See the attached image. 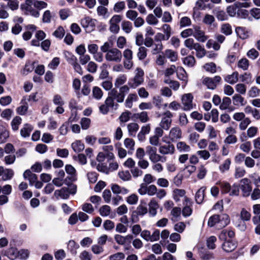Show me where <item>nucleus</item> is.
I'll list each match as a JSON object with an SVG mask.
<instances>
[{
  "instance_id": "nucleus-11",
  "label": "nucleus",
  "mask_w": 260,
  "mask_h": 260,
  "mask_svg": "<svg viewBox=\"0 0 260 260\" xmlns=\"http://www.w3.org/2000/svg\"><path fill=\"white\" fill-rule=\"evenodd\" d=\"M87 49L89 53L93 55V58L98 62L103 60V55L102 52H98L99 46L95 44H90L87 46Z\"/></svg>"
},
{
  "instance_id": "nucleus-55",
  "label": "nucleus",
  "mask_w": 260,
  "mask_h": 260,
  "mask_svg": "<svg viewBox=\"0 0 260 260\" xmlns=\"http://www.w3.org/2000/svg\"><path fill=\"white\" fill-rule=\"evenodd\" d=\"M231 164V161L230 159H225L224 162L219 166V170L222 172L224 173V172L228 171L230 169V167Z\"/></svg>"
},
{
  "instance_id": "nucleus-31",
  "label": "nucleus",
  "mask_w": 260,
  "mask_h": 260,
  "mask_svg": "<svg viewBox=\"0 0 260 260\" xmlns=\"http://www.w3.org/2000/svg\"><path fill=\"white\" fill-rule=\"evenodd\" d=\"M32 130V127L29 124H25L20 130V134L22 137L26 138L30 136V133Z\"/></svg>"
},
{
  "instance_id": "nucleus-60",
  "label": "nucleus",
  "mask_w": 260,
  "mask_h": 260,
  "mask_svg": "<svg viewBox=\"0 0 260 260\" xmlns=\"http://www.w3.org/2000/svg\"><path fill=\"white\" fill-rule=\"evenodd\" d=\"M111 211V208L108 205H104L100 209V213L102 216H108Z\"/></svg>"
},
{
  "instance_id": "nucleus-13",
  "label": "nucleus",
  "mask_w": 260,
  "mask_h": 260,
  "mask_svg": "<svg viewBox=\"0 0 260 260\" xmlns=\"http://www.w3.org/2000/svg\"><path fill=\"white\" fill-rule=\"evenodd\" d=\"M240 188L242 190L243 196L244 197H248L252 191L250 180L247 178L242 179L240 180Z\"/></svg>"
},
{
  "instance_id": "nucleus-24",
  "label": "nucleus",
  "mask_w": 260,
  "mask_h": 260,
  "mask_svg": "<svg viewBox=\"0 0 260 260\" xmlns=\"http://www.w3.org/2000/svg\"><path fill=\"white\" fill-rule=\"evenodd\" d=\"M232 100L233 104L236 106H243L246 103L244 98L240 94H234L232 97Z\"/></svg>"
},
{
  "instance_id": "nucleus-56",
  "label": "nucleus",
  "mask_w": 260,
  "mask_h": 260,
  "mask_svg": "<svg viewBox=\"0 0 260 260\" xmlns=\"http://www.w3.org/2000/svg\"><path fill=\"white\" fill-rule=\"evenodd\" d=\"M191 24L190 19L186 16L182 17L179 22V25L180 27H184L190 26Z\"/></svg>"
},
{
  "instance_id": "nucleus-59",
  "label": "nucleus",
  "mask_w": 260,
  "mask_h": 260,
  "mask_svg": "<svg viewBox=\"0 0 260 260\" xmlns=\"http://www.w3.org/2000/svg\"><path fill=\"white\" fill-rule=\"evenodd\" d=\"M260 89L256 86H253L248 91V95L251 98H255L259 95Z\"/></svg>"
},
{
  "instance_id": "nucleus-35",
  "label": "nucleus",
  "mask_w": 260,
  "mask_h": 260,
  "mask_svg": "<svg viewBox=\"0 0 260 260\" xmlns=\"http://www.w3.org/2000/svg\"><path fill=\"white\" fill-rule=\"evenodd\" d=\"M9 136V132L3 126H0V144L5 143Z\"/></svg>"
},
{
  "instance_id": "nucleus-26",
  "label": "nucleus",
  "mask_w": 260,
  "mask_h": 260,
  "mask_svg": "<svg viewBox=\"0 0 260 260\" xmlns=\"http://www.w3.org/2000/svg\"><path fill=\"white\" fill-rule=\"evenodd\" d=\"M239 74L237 72H234L231 75H228L224 78V81L231 84H234L238 82Z\"/></svg>"
},
{
  "instance_id": "nucleus-53",
  "label": "nucleus",
  "mask_w": 260,
  "mask_h": 260,
  "mask_svg": "<svg viewBox=\"0 0 260 260\" xmlns=\"http://www.w3.org/2000/svg\"><path fill=\"white\" fill-rule=\"evenodd\" d=\"M14 176V172L11 169H5L3 175L2 176V179L4 181L8 180L11 179Z\"/></svg>"
},
{
  "instance_id": "nucleus-12",
  "label": "nucleus",
  "mask_w": 260,
  "mask_h": 260,
  "mask_svg": "<svg viewBox=\"0 0 260 260\" xmlns=\"http://www.w3.org/2000/svg\"><path fill=\"white\" fill-rule=\"evenodd\" d=\"M121 19V16L119 15H115L111 18L109 21V30L111 32L115 34L119 32L120 30L119 23Z\"/></svg>"
},
{
  "instance_id": "nucleus-15",
  "label": "nucleus",
  "mask_w": 260,
  "mask_h": 260,
  "mask_svg": "<svg viewBox=\"0 0 260 260\" xmlns=\"http://www.w3.org/2000/svg\"><path fill=\"white\" fill-rule=\"evenodd\" d=\"M172 116V114L169 111L165 112L159 124L160 126L164 129L168 130L171 126Z\"/></svg>"
},
{
  "instance_id": "nucleus-64",
  "label": "nucleus",
  "mask_w": 260,
  "mask_h": 260,
  "mask_svg": "<svg viewBox=\"0 0 260 260\" xmlns=\"http://www.w3.org/2000/svg\"><path fill=\"white\" fill-rule=\"evenodd\" d=\"M125 258V255L122 252H117L111 255L109 257V260H123Z\"/></svg>"
},
{
  "instance_id": "nucleus-43",
  "label": "nucleus",
  "mask_w": 260,
  "mask_h": 260,
  "mask_svg": "<svg viewBox=\"0 0 260 260\" xmlns=\"http://www.w3.org/2000/svg\"><path fill=\"white\" fill-rule=\"evenodd\" d=\"M22 119L19 116L15 117L11 122L12 128L13 131H16L19 128V125L21 123Z\"/></svg>"
},
{
  "instance_id": "nucleus-33",
  "label": "nucleus",
  "mask_w": 260,
  "mask_h": 260,
  "mask_svg": "<svg viewBox=\"0 0 260 260\" xmlns=\"http://www.w3.org/2000/svg\"><path fill=\"white\" fill-rule=\"evenodd\" d=\"M177 150L180 152H188L190 150V147L184 142H179L176 145Z\"/></svg>"
},
{
  "instance_id": "nucleus-19",
  "label": "nucleus",
  "mask_w": 260,
  "mask_h": 260,
  "mask_svg": "<svg viewBox=\"0 0 260 260\" xmlns=\"http://www.w3.org/2000/svg\"><path fill=\"white\" fill-rule=\"evenodd\" d=\"M149 213L152 216H154L157 214V210L159 208V205L156 200L153 198L148 204Z\"/></svg>"
},
{
  "instance_id": "nucleus-47",
  "label": "nucleus",
  "mask_w": 260,
  "mask_h": 260,
  "mask_svg": "<svg viewBox=\"0 0 260 260\" xmlns=\"http://www.w3.org/2000/svg\"><path fill=\"white\" fill-rule=\"evenodd\" d=\"M113 45L112 41L105 42L104 44L101 46L100 49L102 52L107 53L112 48Z\"/></svg>"
},
{
  "instance_id": "nucleus-36",
  "label": "nucleus",
  "mask_w": 260,
  "mask_h": 260,
  "mask_svg": "<svg viewBox=\"0 0 260 260\" xmlns=\"http://www.w3.org/2000/svg\"><path fill=\"white\" fill-rule=\"evenodd\" d=\"M126 80L127 77L125 75H120L115 79L114 85L116 87H120L126 82Z\"/></svg>"
},
{
  "instance_id": "nucleus-17",
  "label": "nucleus",
  "mask_w": 260,
  "mask_h": 260,
  "mask_svg": "<svg viewBox=\"0 0 260 260\" xmlns=\"http://www.w3.org/2000/svg\"><path fill=\"white\" fill-rule=\"evenodd\" d=\"M192 99L193 96L190 93L185 94L182 96V102L184 110L187 111L192 109Z\"/></svg>"
},
{
  "instance_id": "nucleus-63",
  "label": "nucleus",
  "mask_w": 260,
  "mask_h": 260,
  "mask_svg": "<svg viewBox=\"0 0 260 260\" xmlns=\"http://www.w3.org/2000/svg\"><path fill=\"white\" fill-rule=\"evenodd\" d=\"M68 247L69 249H70V251L73 253H76V250L78 248H79V245L77 243H76L74 241L70 240L69 242Z\"/></svg>"
},
{
  "instance_id": "nucleus-6",
  "label": "nucleus",
  "mask_w": 260,
  "mask_h": 260,
  "mask_svg": "<svg viewBox=\"0 0 260 260\" xmlns=\"http://www.w3.org/2000/svg\"><path fill=\"white\" fill-rule=\"evenodd\" d=\"M122 58L121 51L117 48H112L105 54V59L108 61L119 63Z\"/></svg>"
},
{
  "instance_id": "nucleus-16",
  "label": "nucleus",
  "mask_w": 260,
  "mask_h": 260,
  "mask_svg": "<svg viewBox=\"0 0 260 260\" xmlns=\"http://www.w3.org/2000/svg\"><path fill=\"white\" fill-rule=\"evenodd\" d=\"M193 203L192 201H190V200L187 198L186 197H185L184 200L183 202V205H184V207L182 209V215L184 217H188L189 216L192 212V209L191 208L192 206Z\"/></svg>"
},
{
  "instance_id": "nucleus-40",
  "label": "nucleus",
  "mask_w": 260,
  "mask_h": 260,
  "mask_svg": "<svg viewBox=\"0 0 260 260\" xmlns=\"http://www.w3.org/2000/svg\"><path fill=\"white\" fill-rule=\"evenodd\" d=\"M185 191L184 189H175L173 191V199L176 201L178 202L180 200L181 197L184 196L185 194Z\"/></svg>"
},
{
  "instance_id": "nucleus-38",
  "label": "nucleus",
  "mask_w": 260,
  "mask_h": 260,
  "mask_svg": "<svg viewBox=\"0 0 260 260\" xmlns=\"http://www.w3.org/2000/svg\"><path fill=\"white\" fill-rule=\"evenodd\" d=\"M220 31L226 36H229L232 33L231 25L229 23H224L221 25Z\"/></svg>"
},
{
  "instance_id": "nucleus-46",
  "label": "nucleus",
  "mask_w": 260,
  "mask_h": 260,
  "mask_svg": "<svg viewBox=\"0 0 260 260\" xmlns=\"http://www.w3.org/2000/svg\"><path fill=\"white\" fill-rule=\"evenodd\" d=\"M217 184H218L220 186L221 188V191L223 193H230L231 189V186L228 182H217Z\"/></svg>"
},
{
  "instance_id": "nucleus-52",
  "label": "nucleus",
  "mask_w": 260,
  "mask_h": 260,
  "mask_svg": "<svg viewBox=\"0 0 260 260\" xmlns=\"http://www.w3.org/2000/svg\"><path fill=\"white\" fill-rule=\"evenodd\" d=\"M220 103V109L226 110L229 108V106L231 104V100L230 98L224 97L222 99V101Z\"/></svg>"
},
{
  "instance_id": "nucleus-30",
  "label": "nucleus",
  "mask_w": 260,
  "mask_h": 260,
  "mask_svg": "<svg viewBox=\"0 0 260 260\" xmlns=\"http://www.w3.org/2000/svg\"><path fill=\"white\" fill-rule=\"evenodd\" d=\"M164 54L165 56V57L169 58L172 62H175L177 60V53L176 52L173 50L166 49Z\"/></svg>"
},
{
  "instance_id": "nucleus-42",
  "label": "nucleus",
  "mask_w": 260,
  "mask_h": 260,
  "mask_svg": "<svg viewBox=\"0 0 260 260\" xmlns=\"http://www.w3.org/2000/svg\"><path fill=\"white\" fill-rule=\"evenodd\" d=\"M147 49L143 46H141L138 49L137 55L139 60L144 59L147 55Z\"/></svg>"
},
{
  "instance_id": "nucleus-45",
  "label": "nucleus",
  "mask_w": 260,
  "mask_h": 260,
  "mask_svg": "<svg viewBox=\"0 0 260 260\" xmlns=\"http://www.w3.org/2000/svg\"><path fill=\"white\" fill-rule=\"evenodd\" d=\"M183 63L188 67H192L196 63V60L192 55H188L184 58Z\"/></svg>"
},
{
  "instance_id": "nucleus-22",
  "label": "nucleus",
  "mask_w": 260,
  "mask_h": 260,
  "mask_svg": "<svg viewBox=\"0 0 260 260\" xmlns=\"http://www.w3.org/2000/svg\"><path fill=\"white\" fill-rule=\"evenodd\" d=\"M206 189V187L202 186L200 188L195 194V200L197 204H201L205 198V191Z\"/></svg>"
},
{
  "instance_id": "nucleus-9",
  "label": "nucleus",
  "mask_w": 260,
  "mask_h": 260,
  "mask_svg": "<svg viewBox=\"0 0 260 260\" xmlns=\"http://www.w3.org/2000/svg\"><path fill=\"white\" fill-rule=\"evenodd\" d=\"M76 191V187L74 185L72 186L70 190L67 187H62L60 189L55 191L54 196L57 199L60 198L63 199H67L69 198L70 193L74 194Z\"/></svg>"
},
{
  "instance_id": "nucleus-51",
  "label": "nucleus",
  "mask_w": 260,
  "mask_h": 260,
  "mask_svg": "<svg viewBox=\"0 0 260 260\" xmlns=\"http://www.w3.org/2000/svg\"><path fill=\"white\" fill-rule=\"evenodd\" d=\"M165 83L169 85L170 87L174 90L178 89L180 84L178 81L171 80L170 79H165Z\"/></svg>"
},
{
  "instance_id": "nucleus-2",
  "label": "nucleus",
  "mask_w": 260,
  "mask_h": 260,
  "mask_svg": "<svg viewBox=\"0 0 260 260\" xmlns=\"http://www.w3.org/2000/svg\"><path fill=\"white\" fill-rule=\"evenodd\" d=\"M230 222V220L227 214H214L209 218L208 225L210 227L215 226L216 228L220 229L228 225Z\"/></svg>"
},
{
  "instance_id": "nucleus-4",
  "label": "nucleus",
  "mask_w": 260,
  "mask_h": 260,
  "mask_svg": "<svg viewBox=\"0 0 260 260\" xmlns=\"http://www.w3.org/2000/svg\"><path fill=\"white\" fill-rule=\"evenodd\" d=\"M146 152L149 156L150 160L152 163L157 162L158 161L165 162L166 157L162 156L157 153V148L156 146L148 145L146 147Z\"/></svg>"
},
{
  "instance_id": "nucleus-8",
  "label": "nucleus",
  "mask_w": 260,
  "mask_h": 260,
  "mask_svg": "<svg viewBox=\"0 0 260 260\" xmlns=\"http://www.w3.org/2000/svg\"><path fill=\"white\" fill-rule=\"evenodd\" d=\"M163 142H165L164 144L159 145L158 148L159 153L162 155V156L167 155H173L175 152V148L173 144L170 141H166L162 140Z\"/></svg>"
},
{
  "instance_id": "nucleus-23",
  "label": "nucleus",
  "mask_w": 260,
  "mask_h": 260,
  "mask_svg": "<svg viewBox=\"0 0 260 260\" xmlns=\"http://www.w3.org/2000/svg\"><path fill=\"white\" fill-rule=\"evenodd\" d=\"M235 30L237 35L241 39H246L249 38L250 36V32L245 27L240 26L237 27Z\"/></svg>"
},
{
  "instance_id": "nucleus-18",
  "label": "nucleus",
  "mask_w": 260,
  "mask_h": 260,
  "mask_svg": "<svg viewBox=\"0 0 260 260\" xmlns=\"http://www.w3.org/2000/svg\"><path fill=\"white\" fill-rule=\"evenodd\" d=\"M182 137V132L180 128L175 126L172 128L170 131L169 138L172 142L177 141Z\"/></svg>"
},
{
  "instance_id": "nucleus-39",
  "label": "nucleus",
  "mask_w": 260,
  "mask_h": 260,
  "mask_svg": "<svg viewBox=\"0 0 260 260\" xmlns=\"http://www.w3.org/2000/svg\"><path fill=\"white\" fill-rule=\"evenodd\" d=\"M181 213V209L180 208L177 207H174L171 211V215L172 216V220H177L180 217Z\"/></svg>"
},
{
  "instance_id": "nucleus-62",
  "label": "nucleus",
  "mask_w": 260,
  "mask_h": 260,
  "mask_svg": "<svg viewBox=\"0 0 260 260\" xmlns=\"http://www.w3.org/2000/svg\"><path fill=\"white\" fill-rule=\"evenodd\" d=\"M197 154L204 160H207L210 157L209 152L206 150H199L197 152Z\"/></svg>"
},
{
  "instance_id": "nucleus-5",
  "label": "nucleus",
  "mask_w": 260,
  "mask_h": 260,
  "mask_svg": "<svg viewBox=\"0 0 260 260\" xmlns=\"http://www.w3.org/2000/svg\"><path fill=\"white\" fill-rule=\"evenodd\" d=\"M148 212V209L147 207V203L144 201H141L140 204L137 207L136 210L132 212L131 219L133 222H136L138 218V216H143Z\"/></svg>"
},
{
  "instance_id": "nucleus-28",
  "label": "nucleus",
  "mask_w": 260,
  "mask_h": 260,
  "mask_svg": "<svg viewBox=\"0 0 260 260\" xmlns=\"http://www.w3.org/2000/svg\"><path fill=\"white\" fill-rule=\"evenodd\" d=\"M152 49L151 52L152 55H156L162 52V50L164 49V46L162 42H156L153 43V45L151 46Z\"/></svg>"
},
{
  "instance_id": "nucleus-21",
  "label": "nucleus",
  "mask_w": 260,
  "mask_h": 260,
  "mask_svg": "<svg viewBox=\"0 0 260 260\" xmlns=\"http://www.w3.org/2000/svg\"><path fill=\"white\" fill-rule=\"evenodd\" d=\"M23 176L25 179L29 181L30 185H33L38 179L37 175L32 173L29 170H26L23 173Z\"/></svg>"
},
{
  "instance_id": "nucleus-50",
  "label": "nucleus",
  "mask_w": 260,
  "mask_h": 260,
  "mask_svg": "<svg viewBox=\"0 0 260 260\" xmlns=\"http://www.w3.org/2000/svg\"><path fill=\"white\" fill-rule=\"evenodd\" d=\"M135 142L134 140L131 138H126L124 141V145L128 149L130 150H134Z\"/></svg>"
},
{
  "instance_id": "nucleus-7",
  "label": "nucleus",
  "mask_w": 260,
  "mask_h": 260,
  "mask_svg": "<svg viewBox=\"0 0 260 260\" xmlns=\"http://www.w3.org/2000/svg\"><path fill=\"white\" fill-rule=\"evenodd\" d=\"M136 73L133 79L128 82L129 88H136L144 82V72L143 70L139 68L136 70Z\"/></svg>"
},
{
  "instance_id": "nucleus-32",
  "label": "nucleus",
  "mask_w": 260,
  "mask_h": 260,
  "mask_svg": "<svg viewBox=\"0 0 260 260\" xmlns=\"http://www.w3.org/2000/svg\"><path fill=\"white\" fill-rule=\"evenodd\" d=\"M194 49L196 51V56L199 58H201L206 55L205 49L199 43H196Z\"/></svg>"
},
{
  "instance_id": "nucleus-48",
  "label": "nucleus",
  "mask_w": 260,
  "mask_h": 260,
  "mask_svg": "<svg viewBox=\"0 0 260 260\" xmlns=\"http://www.w3.org/2000/svg\"><path fill=\"white\" fill-rule=\"evenodd\" d=\"M161 29L164 33L163 34L169 40L171 36L172 32V28L170 25L168 24H164L161 27Z\"/></svg>"
},
{
  "instance_id": "nucleus-37",
  "label": "nucleus",
  "mask_w": 260,
  "mask_h": 260,
  "mask_svg": "<svg viewBox=\"0 0 260 260\" xmlns=\"http://www.w3.org/2000/svg\"><path fill=\"white\" fill-rule=\"evenodd\" d=\"M72 147L76 152L82 151L84 149V145L80 141H76L72 144Z\"/></svg>"
},
{
  "instance_id": "nucleus-1",
  "label": "nucleus",
  "mask_w": 260,
  "mask_h": 260,
  "mask_svg": "<svg viewBox=\"0 0 260 260\" xmlns=\"http://www.w3.org/2000/svg\"><path fill=\"white\" fill-rule=\"evenodd\" d=\"M47 3L43 1L25 0V3L20 5V9L26 15L38 18L40 15L39 11L47 8Z\"/></svg>"
},
{
  "instance_id": "nucleus-14",
  "label": "nucleus",
  "mask_w": 260,
  "mask_h": 260,
  "mask_svg": "<svg viewBox=\"0 0 260 260\" xmlns=\"http://www.w3.org/2000/svg\"><path fill=\"white\" fill-rule=\"evenodd\" d=\"M193 36L198 41L202 43L205 42L208 38V37L205 35V32L200 26L197 25L193 26Z\"/></svg>"
},
{
  "instance_id": "nucleus-57",
  "label": "nucleus",
  "mask_w": 260,
  "mask_h": 260,
  "mask_svg": "<svg viewBox=\"0 0 260 260\" xmlns=\"http://www.w3.org/2000/svg\"><path fill=\"white\" fill-rule=\"evenodd\" d=\"M239 6L237 3L235 4L234 5L229 6L226 8V12L230 16H235L237 13V8Z\"/></svg>"
},
{
  "instance_id": "nucleus-20",
  "label": "nucleus",
  "mask_w": 260,
  "mask_h": 260,
  "mask_svg": "<svg viewBox=\"0 0 260 260\" xmlns=\"http://www.w3.org/2000/svg\"><path fill=\"white\" fill-rule=\"evenodd\" d=\"M237 246L236 242L233 240L225 241L222 244L223 249L228 252H230L234 250Z\"/></svg>"
},
{
  "instance_id": "nucleus-54",
  "label": "nucleus",
  "mask_w": 260,
  "mask_h": 260,
  "mask_svg": "<svg viewBox=\"0 0 260 260\" xmlns=\"http://www.w3.org/2000/svg\"><path fill=\"white\" fill-rule=\"evenodd\" d=\"M238 67L244 71L247 70L249 67L248 60L245 58L241 59L238 62Z\"/></svg>"
},
{
  "instance_id": "nucleus-41",
  "label": "nucleus",
  "mask_w": 260,
  "mask_h": 260,
  "mask_svg": "<svg viewBox=\"0 0 260 260\" xmlns=\"http://www.w3.org/2000/svg\"><path fill=\"white\" fill-rule=\"evenodd\" d=\"M115 100L112 98L111 95H109L106 99L105 103L109 108L116 109L118 108V105L114 102Z\"/></svg>"
},
{
  "instance_id": "nucleus-10",
  "label": "nucleus",
  "mask_w": 260,
  "mask_h": 260,
  "mask_svg": "<svg viewBox=\"0 0 260 260\" xmlns=\"http://www.w3.org/2000/svg\"><path fill=\"white\" fill-rule=\"evenodd\" d=\"M221 80V78L219 76H215L213 78L205 77L204 78L202 82L208 88L213 90L216 88Z\"/></svg>"
},
{
  "instance_id": "nucleus-44",
  "label": "nucleus",
  "mask_w": 260,
  "mask_h": 260,
  "mask_svg": "<svg viewBox=\"0 0 260 260\" xmlns=\"http://www.w3.org/2000/svg\"><path fill=\"white\" fill-rule=\"evenodd\" d=\"M122 30L126 34H129L133 29L132 23L128 21H123L121 24Z\"/></svg>"
},
{
  "instance_id": "nucleus-58",
  "label": "nucleus",
  "mask_w": 260,
  "mask_h": 260,
  "mask_svg": "<svg viewBox=\"0 0 260 260\" xmlns=\"http://www.w3.org/2000/svg\"><path fill=\"white\" fill-rule=\"evenodd\" d=\"M207 173V170L204 165H201L198 169L197 177L200 179H203Z\"/></svg>"
},
{
  "instance_id": "nucleus-3",
  "label": "nucleus",
  "mask_w": 260,
  "mask_h": 260,
  "mask_svg": "<svg viewBox=\"0 0 260 260\" xmlns=\"http://www.w3.org/2000/svg\"><path fill=\"white\" fill-rule=\"evenodd\" d=\"M129 87L127 85H124L119 88V91L113 88L109 92V95H111L112 98L117 103H121L124 102L125 96L129 91Z\"/></svg>"
},
{
  "instance_id": "nucleus-27",
  "label": "nucleus",
  "mask_w": 260,
  "mask_h": 260,
  "mask_svg": "<svg viewBox=\"0 0 260 260\" xmlns=\"http://www.w3.org/2000/svg\"><path fill=\"white\" fill-rule=\"evenodd\" d=\"M127 128L130 136L135 137L139 126L137 123L132 122L127 124Z\"/></svg>"
},
{
  "instance_id": "nucleus-34",
  "label": "nucleus",
  "mask_w": 260,
  "mask_h": 260,
  "mask_svg": "<svg viewBox=\"0 0 260 260\" xmlns=\"http://www.w3.org/2000/svg\"><path fill=\"white\" fill-rule=\"evenodd\" d=\"M92 95L93 98L97 100H100L103 97V92L100 87L94 86L92 88Z\"/></svg>"
},
{
  "instance_id": "nucleus-61",
  "label": "nucleus",
  "mask_w": 260,
  "mask_h": 260,
  "mask_svg": "<svg viewBox=\"0 0 260 260\" xmlns=\"http://www.w3.org/2000/svg\"><path fill=\"white\" fill-rule=\"evenodd\" d=\"M251 123V120L249 118L246 117L243 119L239 124V128L241 131H244L246 129L248 125Z\"/></svg>"
},
{
  "instance_id": "nucleus-29",
  "label": "nucleus",
  "mask_w": 260,
  "mask_h": 260,
  "mask_svg": "<svg viewBox=\"0 0 260 260\" xmlns=\"http://www.w3.org/2000/svg\"><path fill=\"white\" fill-rule=\"evenodd\" d=\"M111 189L115 194H126L128 192V190L124 187H121L116 184H112Z\"/></svg>"
},
{
  "instance_id": "nucleus-49",
  "label": "nucleus",
  "mask_w": 260,
  "mask_h": 260,
  "mask_svg": "<svg viewBox=\"0 0 260 260\" xmlns=\"http://www.w3.org/2000/svg\"><path fill=\"white\" fill-rule=\"evenodd\" d=\"M204 68L206 71L212 74L216 72V66L212 62L206 63L204 66Z\"/></svg>"
},
{
  "instance_id": "nucleus-25",
  "label": "nucleus",
  "mask_w": 260,
  "mask_h": 260,
  "mask_svg": "<svg viewBox=\"0 0 260 260\" xmlns=\"http://www.w3.org/2000/svg\"><path fill=\"white\" fill-rule=\"evenodd\" d=\"M138 96L136 93H133L128 95L124 103L125 107L131 108L133 107V103L134 101H137L138 100Z\"/></svg>"
}]
</instances>
